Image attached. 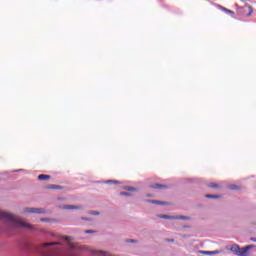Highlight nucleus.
Instances as JSON below:
<instances>
[{
  "label": "nucleus",
  "instance_id": "obj_1",
  "mask_svg": "<svg viewBox=\"0 0 256 256\" xmlns=\"http://www.w3.org/2000/svg\"><path fill=\"white\" fill-rule=\"evenodd\" d=\"M0 219L3 221H7V223H10L13 227H22L24 229H33V226L31 224L21 220V218L9 213L5 212L3 210H0Z\"/></svg>",
  "mask_w": 256,
  "mask_h": 256
},
{
  "label": "nucleus",
  "instance_id": "obj_2",
  "mask_svg": "<svg viewBox=\"0 0 256 256\" xmlns=\"http://www.w3.org/2000/svg\"><path fill=\"white\" fill-rule=\"evenodd\" d=\"M61 245L59 242H49L44 243L39 246L38 253L41 255H57L59 253V249L55 246Z\"/></svg>",
  "mask_w": 256,
  "mask_h": 256
},
{
  "label": "nucleus",
  "instance_id": "obj_3",
  "mask_svg": "<svg viewBox=\"0 0 256 256\" xmlns=\"http://www.w3.org/2000/svg\"><path fill=\"white\" fill-rule=\"evenodd\" d=\"M249 249H253V245H248L246 247L241 248L239 245L233 244L230 248V251H232V253H235V255L238 256H249Z\"/></svg>",
  "mask_w": 256,
  "mask_h": 256
},
{
  "label": "nucleus",
  "instance_id": "obj_4",
  "mask_svg": "<svg viewBox=\"0 0 256 256\" xmlns=\"http://www.w3.org/2000/svg\"><path fill=\"white\" fill-rule=\"evenodd\" d=\"M62 239H64L65 241H67L68 243V247L70 249H77V245L75 243H73V238L71 236H62Z\"/></svg>",
  "mask_w": 256,
  "mask_h": 256
},
{
  "label": "nucleus",
  "instance_id": "obj_5",
  "mask_svg": "<svg viewBox=\"0 0 256 256\" xmlns=\"http://www.w3.org/2000/svg\"><path fill=\"white\" fill-rule=\"evenodd\" d=\"M161 219H187L185 216H169V215H162L160 216Z\"/></svg>",
  "mask_w": 256,
  "mask_h": 256
},
{
  "label": "nucleus",
  "instance_id": "obj_6",
  "mask_svg": "<svg viewBox=\"0 0 256 256\" xmlns=\"http://www.w3.org/2000/svg\"><path fill=\"white\" fill-rule=\"evenodd\" d=\"M24 213H43L39 208H25Z\"/></svg>",
  "mask_w": 256,
  "mask_h": 256
},
{
  "label": "nucleus",
  "instance_id": "obj_7",
  "mask_svg": "<svg viewBox=\"0 0 256 256\" xmlns=\"http://www.w3.org/2000/svg\"><path fill=\"white\" fill-rule=\"evenodd\" d=\"M199 253H201V255H219V250H215V251H199Z\"/></svg>",
  "mask_w": 256,
  "mask_h": 256
},
{
  "label": "nucleus",
  "instance_id": "obj_8",
  "mask_svg": "<svg viewBox=\"0 0 256 256\" xmlns=\"http://www.w3.org/2000/svg\"><path fill=\"white\" fill-rule=\"evenodd\" d=\"M49 179H51V175H47V174L38 175V181H47Z\"/></svg>",
  "mask_w": 256,
  "mask_h": 256
},
{
  "label": "nucleus",
  "instance_id": "obj_9",
  "mask_svg": "<svg viewBox=\"0 0 256 256\" xmlns=\"http://www.w3.org/2000/svg\"><path fill=\"white\" fill-rule=\"evenodd\" d=\"M218 9H220L221 11H224V13H229L230 15H235V12H233V10L227 9L221 5H218Z\"/></svg>",
  "mask_w": 256,
  "mask_h": 256
},
{
  "label": "nucleus",
  "instance_id": "obj_10",
  "mask_svg": "<svg viewBox=\"0 0 256 256\" xmlns=\"http://www.w3.org/2000/svg\"><path fill=\"white\" fill-rule=\"evenodd\" d=\"M46 189L61 190V189H63V186L51 184L49 186H46Z\"/></svg>",
  "mask_w": 256,
  "mask_h": 256
},
{
  "label": "nucleus",
  "instance_id": "obj_11",
  "mask_svg": "<svg viewBox=\"0 0 256 256\" xmlns=\"http://www.w3.org/2000/svg\"><path fill=\"white\" fill-rule=\"evenodd\" d=\"M151 189H167L166 185H162V184H154L150 186Z\"/></svg>",
  "mask_w": 256,
  "mask_h": 256
},
{
  "label": "nucleus",
  "instance_id": "obj_12",
  "mask_svg": "<svg viewBox=\"0 0 256 256\" xmlns=\"http://www.w3.org/2000/svg\"><path fill=\"white\" fill-rule=\"evenodd\" d=\"M205 197H206V199H221V196H219V195L208 194Z\"/></svg>",
  "mask_w": 256,
  "mask_h": 256
},
{
  "label": "nucleus",
  "instance_id": "obj_13",
  "mask_svg": "<svg viewBox=\"0 0 256 256\" xmlns=\"http://www.w3.org/2000/svg\"><path fill=\"white\" fill-rule=\"evenodd\" d=\"M150 203H154L155 205H167V202H161L157 200H149Z\"/></svg>",
  "mask_w": 256,
  "mask_h": 256
},
{
  "label": "nucleus",
  "instance_id": "obj_14",
  "mask_svg": "<svg viewBox=\"0 0 256 256\" xmlns=\"http://www.w3.org/2000/svg\"><path fill=\"white\" fill-rule=\"evenodd\" d=\"M63 209H81V206L67 205Z\"/></svg>",
  "mask_w": 256,
  "mask_h": 256
},
{
  "label": "nucleus",
  "instance_id": "obj_15",
  "mask_svg": "<svg viewBox=\"0 0 256 256\" xmlns=\"http://www.w3.org/2000/svg\"><path fill=\"white\" fill-rule=\"evenodd\" d=\"M208 187H210L211 189H219V184H217V183H210V184H208Z\"/></svg>",
  "mask_w": 256,
  "mask_h": 256
},
{
  "label": "nucleus",
  "instance_id": "obj_16",
  "mask_svg": "<svg viewBox=\"0 0 256 256\" xmlns=\"http://www.w3.org/2000/svg\"><path fill=\"white\" fill-rule=\"evenodd\" d=\"M247 9H248V14L246 15V17H251V15H253V7L248 6Z\"/></svg>",
  "mask_w": 256,
  "mask_h": 256
},
{
  "label": "nucleus",
  "instance_id": "obj_17",
  "mask_svg": "<svg viewBox=\"0 0 256 256\" xmlns=\"http://www.w3.org/2000/svg\"><path fill=\"white\" fill-rule=\"evenodd\" d=\"M126 191H137V189L135 187H131V186H127L125 187Z\"/></svg>",
  "mask_w": 256,
  "mask_h": 256
},
{
  "label": "nucleus",
  "instance_id": "obj_18",
  "mask_svg": "<svg viewBox=\"0 0 256 256\" xmlns=\"http://www.w3.org/2000/svg\"><path fill=\"white\" fill-rule=\"evenodd\" d=\"M120 195H121L122 197H123V196L129 197L131 194L128 193V192H120Z\"/></svg>",
  "mask_w": 256,
  "mask_h": 256
},
{
  "label": "nucleus",
  "instance_id": "obj_19",
  "mask_svg": "<svg viewBox=\"0 0 256 256\" xmlns=\"http://www.w3.org/2000/svg\"><path fill=\"white\" fill-rule=\"evenodd\" d=\"M230 189H232L233 191H235V189H239V187L235 186V185H232L230 186Z\"/></svg>",
  "mask_w": 256,
  "mask_h": 256
},
{
  "label": "nucleus",
  "instance_id": "obj_20",
  "mask_svg": "<svg viewBox=\"0 0 256 256\" xmlns=\"http://www.w3.org/2000/svg\"><path fill=\"white\" fill-rule=\"evenodd\" d=\"M127 243H137V240L130 239V240H127Z\"/></svg>",
  "mask_w": 256,
  "mask_h": 256
},
{
  "label": "nucleus",
  "instance_id": "obj_21",
  "mask_svg": "<svg viewBox=\"0 0 256 256\" xmlns=\"http://www.w3.org/2000/svg\"><path fill=\"white\" fill-rule=\"evenodd\" d=\"M167 243H175L174 239H166Z\"/></svg>",
  "mask_w": 256,
  "mask_h": 256
},
{
  "label": "nucleus",
  "instance_id": "obj_22",
  "mask_svg": "<svg viewBox=\"0 0 256 256\" xmlns=\"http://www.w3.org/2000/svg\"><path fill=\"white\" fill-rule=\"evenodd\" d=\"M85 233L89 234V233H95V231L93 230H86Z\"/></svg>",
  "mask_w": 256,
  "mask_h": 256
},
{
  "label": "nucleus",
  "instance_id": "obj_23",
  "mask_svg": "<svg viewBox=\"0 0 256 256\" xmlns=\"http://www.w3.org/2000/svg\"><path fill=\"white\" fill-rule=\"evenodd\" d=\"M94 215H99V212H95Z\"/></svg>",
  "mask_w": 256,
  "mask_h": 256
}]
</instances>
